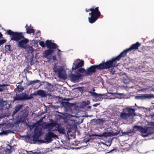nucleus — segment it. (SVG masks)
<instances>
[{"mask_svg": "<svg viewBox=\"0 0 154 154\" xmlns=\"http://www.w3.org/2000/svg\"><path fill=\"white\" fill-rule=\"evenodd\" d=\"M6 33L10 36L11 40L18 41L17 44L18 47L24 49L27 48V44L29 41L22 35V33L14 32L9 29L6 31Z\"/></svg>", "mask_w": 154, "mask_h": 154, "instance_id": "obj_1", "label": "nucleus"}, {"mask_svg": "<svg viewBox=\"0 0 154 154\" xmlns=\"http://www.w3.org/2000/svg\"><path fill=\"white\" fill-rule=\"evenodd\" d=\"M123 57V56L120 53L116 57L112 58L111 60H109L105 62H103V63L100 64L101 70L106 69L114 68L117 66V61L119 60L121 58Z\"/></svg>", "mask_w": 154, "mask_h": 154, "instance_id": "obj_2", "label": "nucleus"}, {"mask_svg": "<svg viewBox=\"0 0 154 154\" xmlns=\"http://www.w3.org/2000/svg\"><path fill=\"white\" fill-rule=\"evenodd\" d=\"M85 11L87 12L91 11L89 13L91 16L88 18L89 22L91 23H93L95 22L101 15L100 12L99 10L98 7H97L95 8H92L88 9L86 8L85 9Z\"/></svg>", "mask_w": 154, "mask_h": 154, "instance_id": "obj_3", "label": "nucleus"}, {"mask_svg": "<svg viewBox=\"0 0 154 154\" xmlns=\"http://www.w3.org/2000/svg\"><path fill=\"white\" fill-rule=\"evenodd\" d=\"M46 46L48 49L45 51L43 53V56L45 58H48L49 55L54 52V49H56L58 46L55 43L52 42L51 40H47L45 42Z\"/></svg>", "mask_w": 154, "mask_h": 154, "instance_id": "obj_4", "label": "nucleus"}, {"mask_svg": "<svg viewBox=\"0 0 154 154\" xmlns=\"http://www.w3.org/2000/svg\"><path fill=\"white\" fill-rule=\"evenodd\" d=\"M134 109L127 107L123 109V111L120 113L119 118L121 119L126 120L131 116L135 111Z\"/></svg>", "mask_w": 154, "mask_h": 154, "instance_id": "obj_5", "label": "nucleus"}, {"mask_svg": "<svg viewBox=\"0 0 154 154\" xmlns=\"http://www.w3.org/2000/svg\"><path fill=\"white\" fill-rule=\"evenodd\" d=\"M33 94H31L28 96L27 94L22 92L20 94H16L15 96L13 97V102L16 101H25L27 100L31 99L33 98Z\"/></svg>", "mask_w": 154, "mask_h": 154, "instance_id": "obj_6", "label": "nucleus"}, {"mask_svg": "<svg viewBox=\"0 0 154 154\" xmlns=\"http://www.w3.org/2000/svg\"><path fill=\"white\" fill-rule=\"evenodd\" d=\"M97 70L101 71L100 64L91 66L86 70V75H90L92 73L95 72Z\"/></svg>", "mask_w": 154, "mask_h": 154, "instance_id": "obj_7", "label": "nucleus"}, {"mask_svg": "<svg viewBox=\"0 0 154 154\" xmlns=\"http://www.w3.org/2000/svg\"><path fill=\"white\" fill-rule=\"evenodd\" d=\"M58 137L55 134L51 131H48L47 133H46L44 137V139L46 140V142L48 143L51 142L53 139H56L58 138Z\"/></svg>", "mask_w": 154, "mask_h": 154, "instance_id": "obj_8", "label": "nucleus"}, {"mask_svg": "<svg viewBox=\"0 0 154 154\" xmlns=\"http://www.w3.org/2000/svg\"><path fill=\"white\" fill-rule=\"evenodd\" d=\"M141 45V44L139 42H137L136 43L132 44L130 47L124 50L121 53L123 56V57H125L126 54L129 51H131L133 50L138 49V48Z\"/></svg>", "mask_w": 154, "mask_h": 154, "instance_id": "obj_9", "label": "nucleus"}, {"mask_svg": "<svg viewBox=\"0 0 154 154\" xmlns=\"http://www.w3.org/2000/svg\"><path fill=\"white\" fill-rule=\"evenodd\" d=\"M84 65V62L82 60L80 61L79 59H77L73 63L72 67V70L73 71L78 69L83 66Z\"/></svg>", "mask_w": 154, "mask_h": 154, "instance_id": "obj_10", "label": "nucleus"}, {"mask_svg": "<svg viewBox=\"0 0 154 154\" xmlns=\"http://www.w3.org/2000/svg\"><path fill=\"white\" fill-rule=\"evenodd\" d=\"M133 131L134 132H135L138 131H140L141 133L145 134H147V131L146 127L145 128H143L140 126L135 125L133 127Z\"/></svg>", "mask_w": 154, "mask_h": 154, "instance_id": "obj_11", "label": "nucleus"}, {"mask_svg": "<svg viewBox=\"0 0 154 154\" xmlns=\"http://www.w3.org/2000/svg\"><path fill=\"white\" fill-rule=\"evenodd\" d=\"M87 92L91 94V96L95 98L97 101H101L103 99L102 96L104 95L103 94H97L95 92H93L90 91H88Z\"/></svg>", "mask_w": 154, "mask_h": 154, "instance_id": "obj_12", "label": "nucleus"}, {"mask_svg": "<svg viewBox=\"0 0 154 154\" xmlns=\"http://www.w3.org/2000/svg\"><path fill=\"white\" fill-rule=\"evenodd\" d=\"M83 76V75L82 74L77 75L72 74L69 75V77L71 82H75L79 79H81Z\"/></svg>", "mask_w": 154, "mask_h": 154, "instance_id": "obj_13", "label": "nucleus"}, {"mask_svg": "<svg viewBox=\"0 0 154 154\" xmlns=\"http://www.w3.org/2000/svg\"><path fill=\"white\" fill-rule=\"evenodd\" d=\"M137 98L138 99L143 100L146 98L151 99L154 98V95L152 94H141L140 96H138Z\"/></svg>", "mask_w": 154, "mask_h": 154, "instance_id": "obj_14", "label": "nucleus"}, {"mask_svg": "<svg viewBox=\"0 0 154 154\" xmlns=\"http://www.w3.org/2000/svg\"><path fill=\"white\" fill-rule=\"evenodd\" d=\"M58 77L60 78L65 79L66 78V72L63 69L61 68L60 69L57 73Z\"/></svg>", "mask_w": 154, "mask_h": 154, "instance_id": "obj_15", "label": "nucleus"}, {"mask_svg": "<svg viewBox=\"0 0 154 154\" xmlns=\"http://www.w3.org/2000/svg\"><path fill=\"white\" fill-rule=\"evenodd\" d=\"M112 135V134L111 132H104L102 134H92V136H98L100 137H107L111 136Z\"/></svg>", "mask_w": 154, "mask_h": 154, "instance_id": "obj_16", "label": "nucleus"}, {"mask_svg": "<svg viewBox=\"0 0 154 154\" xmlns=\"http://www.w3.org/2000/svg\"><path fill=\"white\" fill-rule=\"evenodd\" d=\"M23 105L21 104H17L15 106L14 110L12 113V116H13L18 112L22 108Z\"/></svg>", "mask_w": 154, "mask_h": 154, "instance_id": "obj_17", "label": "nucleus"}, {"mask_svg": "<svg viewBox=\"0 0 154 154\" xmlns=\"http://www.w3.org/2000/svg\"><path fill=\"white\" fill-rule=\"evenodd\" d=\"M62 104L63 106L68 109H71V107H72L73 105V103H70L68 102H65L62 101Z\"/></svg>", "mask_w": 154, "mask_h": 154, "instance_id": "obj_18", "label": "nucleus"}, {"mask_svg": "<svg viewBox=\"0 0 154 154\" xmlns=\"http://www.w3.org/2000/svg\"><path fill=\"white\" fill-rule=\"evenodd\" d=\"M38 95L41 97H44L47 96V92L42 90H38Z\"/></svg>", "mask_w": 154, "mask_h": 154, "instance_id": "obj_19", "label": "nucleus"}, {"mask_svg": "<svg viewBox=\"0 0 154 154\" xmlns=\"http://www.w3.org/2000/svg\"><path fill=\"white\" fill-rule=\"evenodd\" d=\"M146 128L147 131V134H142V136L143 137H146L148 136L150 134L152 133L153 132V131H154L152 128L149 126H148V127H146Z\"/></svg>", "mask_w": 154, "mask_h": 154, "instance_id": "obj_20", "label": "nucleus"}, {"mask_svg": "<svg viewBox=\"0 0 154 154\" xmlns=\"http://www.w3.org/2000/svg\"><path fill=\"white\" fill-rule=\"evenodd\" d=\"M60 134H66V132L65 129L62 128H60L59 126L57 129L56 130Z\"/></svg>", "mask_w": 154, "mask_h": 154, "instance_id": "obj_21", "label": "nucleus"}, {"mask_svg": "<svg viewBox=\"0 0 154 154\" xmlns=\"http://www.w3.org/2000/svg\"><path fill=\"white\" fill-rule=\"evenodd\" d=\"M12 148H13V146H11L9 144H8L6 149V152L8 153L12 152Z\"/></svg>", "mask_w": 154, "mask_h": 154, "instance_id": "obj_22", "label": "nucleus"}, {"mask_svg": "<svg viewBox=\"0 0 154 154\" xmlns=\"http://www.w3.org/2000/svg\"><path fill=\"white\" fill-rule=\"evenodd\" d=\"M26 32L28 34L34 33H35V30L30 27H28L26 29Z\"/></svg>", "mask_w": 154, "mask_h": 154, "instance_id": "obj_23", "label": "nucleus"}, {"mask_svg": "<svg viewBox=\"0 0 154 154\" xmlns=\"http://www.w3.org/2000/svg\"><path fill=\"white\" fill-rule=\"evenodd\" d=\"M41 130L36 127L35 130V134L40 136L41 135Z\"/></svg>", "mask_w": 154, "mask_h": 154, "instance_id": "obj_24", "label": "nucleus"}, {"mask_svg": "<svg viewBox=\"0 0 154 154\" xmlns=\"http://www.w3.org/2000/svg\"><path fill=\"white\" fill-rule=\"evenodd\" d=\"M40 81L38 80H35L29 82L27 83V85H34L35 83L39 82Z\"/></svg>", "mask_w": 154, "mask_h": 154, "instance_id": "obj_25", "label": "nucleus"}, {"mask_svg": "<svg viewBox=\"0 0 154 154\" xmlns=\"http://www.w3.org/2000/svg\"><path fill=\"white\" fill-rule=\"evenodd\" d=\"M39 137V136L38 135H37L34 134L32 137V141H37L38 140Z\"/></svg>", "mask_w": 154, "mask_h": 154, "instance_id": "obj_26", "label": "nucleus"}, {"mask_svg": "<svg viewBox=\"0 0 154 154\" xmlns=\"http://www.w3.org/2000/svg\"><path fill=\"white\" fill-rule=\"evenodd\" d=\"M23 81H22L20 82H19V83L17 84V88H18V90L19 91L21 92L24 89L21 86H20L19 85H17L18 84H21V83Z\"/></svg>", "mask_w": 154, "mask_h": 154, "instance_id": "obj_27", "label": "nucleus"}, {"mask_svg": "<svg viewBox=\"0 0 154 154\" xmlns=\"http://www.w3.org/2000/svg\"><path fill=\"white\" fill-rule=\"evenodd\" d=\"M61 68H57V66L55 65L54 66L53 70L54 71L55 73H57L59 70Z\"/></svg>", "mask_w": 154, "mask_h": 154, "instance_id": "obj_28", "label": "nucleus"}, {"mask_svg": "<svg viewBox=\"0 0 154 154\" xmlns=\"http://www.w3.org/2000/svg\"><path fill=\"white\" fill-rule=\"evenodd\" d=\"M86 71L85 70L84 68H80L78 70V72L81 73H83L85 72L86 74Z\"/></svg>", "mask_w": 154, "mask_h": 154, "instance_id": "obj_29", "label": "nucleus"}, {"mask_svg": "<svg viewBox=\"0 0 154 154\" xmlns=\"http://www.w3.org/2000/svg\"><path fill=\"white\" fill-rule=\"evenodd\" d=\"M5 47L7 50V51H10L11 50V45H6Z\"/></svg>", "mask_w": 154, "mask_h": 154, "instance_id": "obj_30", "label": "nucleus"}, {"mask_svg": "<svg viewBox=\"0 0 154 154\" xmlns=\"http://www.w3.org/2000/svg\"><path fill=\"white\" fill-rule=\"evenodd\" d=\"M148 125L152 129L154 130V122H150Z\"/></svg>", "mask_w": 154, "mask_h": 154, "instance_id": "obj_31", "label": "nucleus"}, {"mask_svg": "<svg viewBox=\"0 0 154 154\" xmlns=\"http://www.w3.org/2000/svg\"><path fill=\"white\" fill-rule=\"evenodd\" d=\"M39 45L42 48H44L46 46L45 43V44L43 41H41L39 43Z\"/></svg>", "mask_w": 154, "mask_h": 154, "instance_id": "obj_32", "label": "nucleus"}, {"mask_svg": "<svg viewBox=\"0 0 154 154\" xmlns=\"http://www.w3.org/2000/svg\"><path fill=\"white\" fill-rule=\"evenodd\" d=\"M6 42V39H1L0 40V45H3L4 43Z\"/></svg>", "mask_w": 154, "mask_h": 154, "instance_id": "obj_33", "label": "nucleus"}, {"mask_svg": "<svg viewBox=\"0 0 154 154\" xmlns=\"http://www.w3.org/2000/svg\"><path fill=\"white\" fill-rule=\"evenodd\" d=\"M91 107V106H87L85 107V109L87 111H90Z\"/></svg>", "mask_w": 154, "mask_h": 154, "instance_id": "obj_34", "label": "nucleus"}, {"mask_svg": "<svg viewBox=\"0 0 154 154\" xmlns=\"http://www.w3.org/2000/svg\"><path fill=\"white\" fill-rule=\"evenodd\" d=\"M8 133L7 132V131H3L2 132L0 133V135L2 134H8Z\"/></svg>", "mask_w": 154, "mask_h": 154, "instance_id": "obj_35", "label": "nucleus"}, {"mask_svg": "<svg viewBox=\"0 0 154 154\" xmlns=\"http://www.w3.org/2000/svg\"><path fill=\"white\" fill-rule=\"evenodd\" d=\"M109 71L111 73H113V72H115L114 71V69H113V68H112L110 69V68H108Z\"/></svg>", "mask_w": 154, "mask_h": 154, "instance_id": "obj_36", "label": "nucleus"}, {"mask_svg": "<svg viewBox=\"0 0 154 154\" xmlns=\"http://www.w3.org/2000/svg\"><path fill=\"white\" fill-rule=\"evenodd\" d=\"M51 126H53V127L56 126V125H58V127L59 126V125H57V124L56 122L51 123Z\"/></svg>", "mask_w": 154, "mask_h": 154, "instance_id": "obj_37", "label": "nucleus"}, {"mask_svg": "<svg viewBox=\"0 0 154 154\" xmlns=\"http://www.w3.org/2000/svg\"><path fill=\"white\" fill-rule=\"evenodd\" d=\"M35 34L36 35L38 34V36H37V37H36L37 38H38V37H39L40 35V34H41L40 31H38L37 32H36L35 33Z\"/></svg>", "mask_w": 154, "mask_h": 154, "instance_id": "obj_38", "label": "nucleus"}, {"mask_svg": "<svg viewBox=\"0 0 154 154\" xmlns=\"http://www.w3.org/2000/svg\"><path fill=\"white\" fill-rule=\"evenodd\" d=\"M64 98L62 97H59V99L58 100V101H59L60 102H61V101H63V100H64Z\"/></svg>", "mask_w": 154, "mask_h": 154, "instance_id": "obj_39", "label": "nucleus"}, {"mask_svg": "<svg viewBox=\"0 0 154 154\" xmlns=\"http://www.w3.org/2000/svg\"><path fill=\"white\" fill-rule=\"evenodd\" d=\"M52 59L54 61H55V60H57V58H56V56H55V55L53 56L52 57Z\"/></svg>", "mask_w": 154, "mask_h": 154, "instance_id": "obj_40", "label": "nucleus"}, {"mask_svg": "<svg viewBox=\"0 0 154 154\" xmlns=\"http://www.w3.org/2000/svg\"><path fill=\"white\" fill-rule=\"evenodd\" d=\"M38 91H36V92H34L33 94H33V96L34 95V96H37V95H38Z\"/></svg>", "mask_w": 154, "mask_h": 154, "instance_id": "obj_41", "label": "nucleus"}, {"mask_svg": "<svg viewBox=\"0 0 154 154\" xmlns=\"http://www.w3.org/2000/svg\"><path fill=\"white\" fill-rule=\"evenodd\" d=\"M100 104V103H96L95 104H94L93 105V106H94V107H96L97 106L99 105Z\"/></svg>", "mask_w": 154, "mask_h": 154, "instance_id": "obj_42", "label": "nucleus"}, {"mask_svg": "<svg viewBox=\"0 0 154 154\" xmlns=\"http://www.w3.org/2000/svg\"><path fill=\"white\" fill-rule=\"evenodd\" d=\"M122 94L116 93L115 95L117 96V97L119 96V97L122 96Z\"/></svg>", "mask_w": 154, "mask_h": 154, "instance_id": "obj_43", "label": "nucleus"}, {"mask_svg": "<svg viewBox=\"0 0 154 154\" xmlns=\"http://www.w3.org/2000/svg\"><path fill=\"white\" fill-rule=\"evenodd\" d=\"M2 152L1 153L0 152V154H4V152H5L6 150L5 151V150H2L1 149Z\"/></svg>", "mask_w": 154, "mask_h": 154, "instance_id": "obj_44", "label": "nucleus"}, {"mask_svg": "<svg viewBox=\"0 0 154 154\" xmlns=\"http://www.w3.org/2000/svg\"><path fill=\"white\" fill-rule=\"evenodd\" d=\"M8 85H7V84H3L2 85H0V87H2V86L5 87L6 86H8Z\"/></svg>", "mask_w": 154, "mask_h": 154, "instance_id": "obj_45", "label": "nucleus"}, {"mask_svg": "<svg viewBox=\"0 0 154 154\" xmlns=\"http://www.w3.org/2000/svg\"><path fill=\"white\" fill-rule=\"evenodd\" d=\"M57 50H58V53L57 54L58 55L60 56V52H61V50L60 49H59L58 48H57Z\"/></svg>", "mask_w": 154, "mask_h": 154, "instance_id": "obj_46", "label": "nucleus"}, {"mask_svg": "<svg viewBox=\"0 0 154 154\" xmlns=\"http://www.w3.org/2000/svg\"><path fill=\"white\" fill-rule=\"evenodd\" d=\"M2 36V34L0 32V39L3 38Z\"/></svg>", "mask_w": 154, "mask_h": 154, "instance_id": "obj_47", "label": "nucleus"}, {"mask_svg": "<svg viewBox=\"0 0 154 154\" xmlns=\"http://www.w3.org/2000/svg\"><path fill=\"white\" fill-rule=\"evenodd\" d=\"M130 133V132H124L123 133L124 134H127L128 133Z\"/></svg>", "mask_w": 154, "mask_h": 154, "instance_id": "obj_48", "label": "nucleus"}, {"mask_svg": "<svg viewBox=\"0 0 154 154\" xmlns=\"http://www.w3.org/2000/svg\"><path fill=\"white\" fill-rule=\"evenodd\" d=\"M1 87H0V92L2 91L3 90V88H1Z\"/></svg>", "mask_w": 154, "mask_h": 154, "instance_id": "obj_49", "label": "nucleus"}, {"mask_svg": "<svg viewBox=\"0 0 154 154\" xmlns=\"http://www.w3.org/2000/svg\"><path fill=\"white\" fill-rule=\"evenodd\" d=\"M99 122H99L100 123H101L102 122V120L101 119H99Z\"/></svg>", "mask_w": 154, "mask_h": 154, "instance_id": "obj_50", "label": "nucleus"}, {"mask_svg": "<svg viewBox=\"0 0 154 154\" xmlns=\"http://www.w3.org/2000/svg\"><path fill=\"white\" fill-rule=\"evenodd\" d=\"M64 100H67V101H69V99H65V98H64Z\"/></svg>", "mask_w": 154, "mask_h": 154, "instance_id": "obj_51", "label": "nucleus"}, {"mask_svg": "<svg viewBox=\"0 0 154 154\" xmlns=\"http://www.w3.org/2000/svg\"><path fill=\"white\" fill-rule=\"evenodd\" d=\"M95 91V89L93 88V89H92V91H93L92 92H94V91Z\"/></svg>", "mask_w": 154, "mask_h": 154, "instance_id": "obj_52", "label": "nucleus"}, {"mask_svg": "<svg viewBox=\"0 0 154 154\" xmlns=\"http://www.w3.org/2000/svg\"><path fill=\"white\" fill-rule=\"evenodd\" d=\"M38 152H34V153H33V154H38Z\"/></svg>", "mask_w": 154, "mask_h": 154, "instance_id": "obj_53", "label": "nucleus"}, {"mask_svg": "<svg viewBox=\"0 0 154 154\" xmlns=\"http://www.w3.org/2000/svg\"><path fill=\"white\" fill-rule=\"evenodd\" d=\"M30 152L31 153H30L29 154H33V153H34V152H33L32 151H30Z\"/></svg>", "mask_w": 154, "mask_h": 154, "instance_id": "obj_54", "label": "nucleus"}, {"mask_svg": "<svg viewBox=\"0 0 154 154\" xmlns=\"http://www.w3.org/2000/svg\"><path fill=\"white\" fill-rule=\"evenodd\" d=\"M28 25H27V24H26V26H25V28H27V27H28Z\"/></svg>", "mask_w": 154, "mask_h": 154, "instance_id": "obj_55", "label": "nucleus"}, {"mask_svg": "<svg viewBox=\"0 0 154 154\" xmlns=\"http://www.w3.org/2000/svg\"><path fill=\"white\" fill-rule=\"evenodd\" d=\"M12 151L13 150H14V151L15 150V149L14 148V147L13 146V148H12Z\"/></svg>", "mask_w": 154, "mask_h": 154, "instance_id": "obj_56", "label": "nucleus"}, {"mask_svg": "<svg viewBox=\"0 0 154 154\" xmlns=\"http://www.w3.org/2000/svg\"><path fill=\"white\" fill-rule=\"evenodd\" d=\"M38 154H42V153L40 152H38Z\"/></svg>", "mask_w": 154, "mask_h": 154, "instance_id": "obj_57", "label": "nucleus"}, {"mask_svg": "<svg viewBox=\"0 0 154 154\" xmlns=\"http://www.w3.org/2000/svg\"><path fill=\"white\" fill-rule=\"evenodd\" d=\"M70 129H69V130H68V131H67V133H68V132H70Z\"/></svg>", "mask_w": 154, "mask_h": 154, "instance_id": "obj_58", "label": "nucleus"}, {"mask_svg": "<svg viewBox=\"0 0 154 154\" xmlns=\"http://www.w3.org/2000/svg\"><path fill=\"white\" fill-rule=\"evenodd\" d=\"M44 118H41V119H40V120H42L44 119Z\"/></svg>", "mask_w": 154, "mask_h": 154, "instance_id": "obj_59", "label": "nucleus"}, {"mask_svg": "<svg viewBox=\"0 0 154 154\" xmlns=\"http://www.w3.org/2000/svg\"><path fill=\"white\" fill-rule=\"evenodd\" d=\"M154 40H153L152 41H151V42H154Z\"/></svg>", "mask_w": 154, "mask_h": 154, "instance_id": "obj_60", "label": "nucleus"}, {"mask_svg": "<svg viewBox=\"0 0 154 154\" xmlns=\"http://www.w3.org/2000/svg\"><path fill=\"white\" fill-rule=\"evenodd\" d=\"M2 152L1 149H0V152L1 153Z\"/></svg>", "mask_w": 154, "mask_h": 154, "instance_id": "obj_61", "label": "nucleus"}, {"mask_svg": "<svg viewBox=\"0 0 154 154\" xmlns=\"http://www.w3.org/2000/svg\"><path fill=\"white\" fill-rule=\"evenodd\" d=\"M1 100L0 99V103H1Z\"/></svg>", "mask_w": 154, "mask_h": 154, "instance_id": "obj_62", "label": "nucleus"}, {"mask_svg": "<svg viewBox=\"0 0 154 154\" xmlns=\"http://www.w3.org/2000/svg\"><path fill=\"white\" fill-rule=\"evenodd\" d=\"M87 141V142L89 141V140H88Z\"/></svg>", "mask_w": 154, "mask_h": 154, "instance_id": "obj_63", "label": "nucleus"}, {"mask_svg": "<svg viewBox=\"0 0 154 154\" xmlns=\"http://www.w3.org/2000/svg\"><path fill=\"white\" fill-rule=\"evenodd\" d=\"M113 151V150H111V151Z\"/></svg>", "mask_w": 154, "mask_h": 154, "instance_id": "obj_64", "label": "nucleus"}]
</instances>
